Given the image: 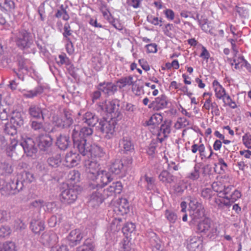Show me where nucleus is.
I'll return each instance as SVG.
<instances>
[{
	"mask_svg": "<svg viewBox=\"0 0 251 251\" xmlns=\"http://www.w3.org/2000/svg\"><path fill=\"white\" fill-rule=\"evenodd\" d=\"M91 186L92 190L89 195L88 203L93 207L99 206L106 198L120 194L123 188L120 181L113 182L106 189H102L99 184H93Z\"/></svg>",
	"mask_w": 251,
	"mask_h": 251,
	"instance_id": "f257e3e1",
	"label": "nucleus"
},
{
	"mask_svg": "<svg viewBox=\"0 0 251 251\" xmlns=\"http://www.w3.org/2000/svg\"><path fill=\"white\" fill-rule=\"evenodd\" d=\"M222 195L223 199L215 198L214 203L218 209H223L225 207H230L238 199L241 198L240 192L236 189L233 185L225 186Z\"/></svg>",
	"mask_w": 251,
	"mask_h": 251,
	"instance_id": "f03ea898",
	"label": "nucleus"
},
{
	"mask_svg": "<svg viewBox=\"0 0 251 251\" xmlns=\"http://www.w3.org/2000/svg\"><path fill=\"white\" fill-rule=\"evenodd\" d=\"M120 106V101L117 99L112 100H105L100 102L98 105V110L101 111L111 115V118H118L121 116Z\"/></svg>",
	"mask_w": 251,
	"mask_h": 251,
	"instance_id": "7ed1b4c3",
	"label": "nucleus"
},
{
	"mask_svg": "<svg viewBox=\"0 0 251 251\" xmlns=\"http://www.w3.org/2000/svg\"><path fill=\"white\" fill-rule=\"evenodd\" d=\"M80 192V189L77 185L68 186L61 191L59 195L60 200L64 204H71L75 201Z\"/></svg>",
	"mask_w": 251,
	"mask_h": 251,
	"instance_id": "20e7f679",
	"label": "nucleus"
},
{
	"mask_svg": "<svg viewBox=\"0 0 251 251\" xmlns=\"http://www.w3.org/2000/svg\"><path fill=\"white\" fill-rule=\"evenodd\" d=\"M34 40L31 33L25 29L20 30L15 37L16 44L22 50L30 48Z\"/></svg>",
	"mask_w": 251,
	"mask_h": 251,
	"instance_id": "39448f33",
	"label": "nucleus"
},
{
	"mask_svg": "<svg viewBox=\"0 0 251 251\" xmlns=\"http://www.w3.org/2000/svg\"><path fill=\"white\" fill-rule=\"evenodd\" d=\"M197 232L205 235L209 239H214L218 236L217 227L211 224L208 219H205L197 225Z\"/></svg>",
	"mask_w": 251,
	"mask_h": 251,
	"instance_id": "423d86ee",
	"label": "nucleus"
},
{
	"mask_svg": "<svg viewBox=\"0 0 251 251\" xmlns=\"http://www.w3.org/2000/svg\"><path fill=\"white\" fill-rule=\"evenodd\" d=\"M16 62L18 69H14L13 71L19 79L24 81V75L32 69V63L30 60L21 55L17 57Z\"/></svg>",
	"mask_w": 251,
	"mask_h": 251,
	"instance_id": "0eeeda50",
	"label": "nucleus"
},
{
	"mask_svg": "<svg viewBox=\"0 0 251 251\" xmlns=\"http://www.w3.org/2000/svg\"><path fill=\"white\" fill-rule=\"evenodd\" d=\"M190 216L193 221H197L203 217L204 207L201 202L194 197L189 198Z\"/></svg>",
	"mask_w": 251,
	"mask_h": 251,
	"instance_id": "6e6552de",
	"label": "nucleus"
},
{
	"mask_svg": "<svg viewBox=\"0 0 251 251\" xmlns=\"http://www.w3.org/2000/svg\"><path fill=\"white\" fill-rule=\"evenodd\" d=\"M115 118H111L109 120L105 118L100 119L99 126L101 132L105 134V137L107 139L111 138L114 135L116 122Z\"/></svg>",
	"mask_w": 251,
	"mask_h": 251,
	"instance_id": "1a4fd4ad",
	"label": "nucleus"
},
{
	"mask_svg": "<svg viewBox=\"0 0 251 251\" xmlns=\"http://www.w3.org/2000/svg\"><path fill=\"white\" fill-rule=\"evenodd\" d=\"M39 149L46 154H50L53 152L52 139L49 135H42L37 138Z\"/></svg>",
	"mask_w": 251,
	"mask_h": 251,
	"instance_id": "9d476101",
	"label": "nucleus"
},
{
	"mask_svg": "<svg viewBox=\"0 0 251 251\" xmlns=\"http://www.w3.org/2000/svg\"><path fill=\"white\" fill-rule=\"evenodd\" d=\"M53 122L55 126L60 128L70 127L73 123L71 113L66 110H64V115L61 117L55 116Z\"/></svg>",
	"mask_w": 251,
	"mask_h": 251,
	"instance_id": "9b49d317",
	"label": "nucleus"
},
{
	"mask_svg": "<svg viewBox=\"0 0 251 251\" xmlns=\"http://www.w3.org/2000/svg\"><path fill=\"white\" fill-rule=\"evenodd\" d=\"M72 139H85L86 137L91 135L93 130L91 127L84 126L82 128L79 125H74L71 127Z\"/></svg>",
	"mask_w": 251,
	"mask_h": 251,
	"instance_id": "f8f14e48",
	"label": "nucleus"
},
{
	"mask_svg": "<svg viewBox=\"0 0 251 251\" xmlns=\"http://www.w3.org/2000/svg\"><path fill=\"white\" fill-rule=\"evenodd\" d=\"M73 140L74 148L77 149L82 155L86 156L88 157L92 145L87 143L85 139H73Z\"/></svg>",
	"mask_w": 251,
	"mask_h": 251,
	"instance_id": "ddd939ff",
	"label": "nucleus"
},
{
	"mask_svg": "<svg viewBox=\"0 0 251 251\" xmlns=\"http://www.w3.org/2000/svg\"><path fill=\"white\" fill-rule=\"evenodd\" d=\"M19 145L24 150L25 153L27 156H32L37 151L34 140L30 138H27L20 142Z\"/></svg>",
	"mask_w": 251,
	"mask_h": 251,
	"instance_id": "4468645a",
	"label": "nucleus"
},
{
	"mask_svg": "<svg viewBox=\"0 0 251 251\" xmlns=\"http://www.w3.org/2000/svg\"><path fill=\"white\" fill-rule=\"evenodd\" d=\"M49 111L45 108H42L39 105L31 104L28 108V112L30 116L32 118L39 119L42 118L44 120L47 112Z\"/></svg>",
	"mask_w": 251,
	"mask_h": 251,
	"instance_id": "2eb2a0df",
	"label": "nucleus"
},
{
	"mask_svg": "<svg viewBox=\"0 0 251 251\" xmlns=\"http://www.w3.org/2000/svg\"><path fill=\"white\" fill-rule=\"evenodd\" d=\"M186 248L188 251H202V240L198 236L190 237L186 240Z\"/></svg>",
	"mask_w": 251,
	"mask_h": 251,
	"instance_id": "dca6fc26",
	"label": "nucleus"
},
{
	"mask_svg": "<svg viewBox=\"0 0 251 251\" xmlns=\"http://www.w3.org/2000/svg\"><path fill=\"white\" fill-rule=\"evenodd\" d=\"M23 187V183L21 182L18 177L16 179H11L8 183L5 182L4 190L8 191L12 194H15L22 190Z\"/></svg>",
	"mask_w": 251,
	"mask_h": 251,
	"instance_id": "f3484780",
	"label": "nucleus"
},
{
	"mask_svg": "<svg viewBox=\"0 0 251 251\" xmlns=\"http://www.w3.org/2000/svg\"><path fill=\"white\" fill-rule=\"evenodd\" d=\"M97 88L106 97L113 95L117 90V85L111 82H100L98 84Z\"/></svg>",
	"mask_w": 251,
	"mask_h": 251,
	"instance_id": "a211bd4d",
	"label": "nucleus"
},
{
	"mask_svg": "<svg viewBox=\"0 0 251 251\" xmlns=\"http://www.w3.org/2000/svg\"><path fill=\"white\" fill-rule=\"evenodd\" d=\"M94 177L97 180L96 184L100 185L102 188L113 179L109 173L104 170H100Z\"/></svg>",
	"mask_w": 251,
	"mask_h": 251,
	"instance_id": "6ab92c4d",
	"label": "nucleus"
},
{
	"mask_svg": "<svg viewBox=\"0 0 251 251\" xmlns=\"http://www.w3.org/2000/svg\"><path fill=\"white\" fill-rule=\"evenodd\" d=\"M167 104V97L166 96L162 95L155 98L153 101L148 105V107L157 111L166 108Z\"/></svg>",
	"mask_w": 251,
	"mask_h": 251,
	"instance_id": "aec40b11",
	"label": "nucleus"
},
{
	"mask_svg": "<svg viewBox=\"0 0 251 251\" xmlns=\"http://www.w3.org/2000/svg\"><path fill=\"white\" fill-rule=\"evenodd\" d=\"M98 160H94L89 158L84 162V166L87 173L92 175L94 176L100 171L99 169L100 164Z\"/></svg>",
	"mask_w": 251,
	"mask_h": 251,
	"instance_id": "412c9836",
	"label": "nucleus"
},
{
	"mask_svg": "<svg viewBox=\"0 0 251 251\" xmlns=\"http://www.w3.org/2000/svg\"><path fill=\"white\" fill-rule=\"evenodd\" d=\"M65 165L69 168L76 166L80 161V156L79 154L70 151L66 154L65 158Z\"/></svg>",
	"mask_w": 251,
	"mask_h": 251,
	"instance_id": "4be33fe9",
	"label": "nucleus"
},
{
	"mask_svg": "<svg viewBox=\"0 0 251 251\" xmlns=\"http://www.w3.org/2000/svg\"><path fill=\"white\" fill-rule=\"evenodd\" d=\"M171 121H165L164 124H162L158 133V139L160 142H162L164 139L167 138L171 132Z\"/></svg>",
	"mask_w": 251,
	"mask_h": 251,
	"instance_id": "5701e85b",
	"label": "nucleus"
},
{
	"mask_svg": "<svg viewBox=\"0 0 251 251\" xmlns=\"http://www.w3.org/2000/svg\"><path fill=\"white\" fill-rule=\"evenodd\" d=\"M83 238V235L79 229L72 230L68 236L69 244L74 247L79 244Z\"/></svg>",
	"mask_w": 251,
	"mask_h": 251,
	"instance_id": "b1692460",
	"label": "nucleus"
},
{
	"mask_svg": "<svg viewBox=\"0 0 251 251\" xmlns=\"http://www.w3.org/2000/svg\"><path fill=\"white\" fill-rule=\"evenodd\" d=\"M125 165H126L123 161L117 159L111 163L109 170L111 173L115 175L123 174L125 173L126 171Z\"/></svg>",
	"mask_w": 251,
	"mask_h": 251,
	"instance_id": "393cba45",
	"label": "nucleus"
},
{
	"mask_svg": "<svg viewBox=\"0 0 251 251\" xmlns=\"http://www.w3.org/2000/svg\"><path fill=\"white\" fill-rule=\"evenodd\" d=\"M90 149V152L88 156L89 158L99 160L105 155L103 149L96 144H93Z\"/></svg>",
	"mask_w": 251,
	"mask_h": 251,
	"instance_id": "a878e982",
	"label": "nucleus"
},
{
	"mask_svg": "<svg viewBox=\"0 0 251 251\" xmlns=\"http://www.w3.org/2000/svg\"><path fill=\"white\" fill-rule=\"evenodd\" d=\"M201 196L203 199L208 201L211 205L217 206L214 201L215 198H218L212 188H205L202 189L201 190Z\"/></svg>",
	"mask_w": 251,
	"mask_h": 251,
	"instance_id": "bb28decb",
	"label": "nucleus"
},
{
	"mask_svg": "<svg viewBox=\"0 0 251 251\" xmlns=\"http://www.w3.org/2000/svg\"><path fill=\"white\" fill-rule=\"evenodd\" d=\"M117 204L114 211L118 212V214L123 215L129 211V204L126 199L124 198L119 199Z\"/></svg>",
	"mask_w": 251,
	"mask_h": 251,
	"instance_id": "cd10ccee",
	"label": "nucleus"
},
{
	"mask_svg": "<svg viewBox=\"0 0 251 251\" xmlns=\"http://www.w3.org/2000/svg\"><path fill=\"white\" fill-rule=\"evenodd\" d=\"M214 87L215 96L218 99L223 100L224 103H226L225 96H226L225 89L219 83L217 80H214L212 83Z\"/></svg>",
	"mask_w": 251,
	"mask_h": 251,
	"instance_id": "c85d7f7f",
	"label": "nucleus"
},
{
	"mask_svg": "<svg viewBox=\"0 0 251 251\" xmlns=\"http://www.w3.org/2000/svg\"><path fill=\"white\" fill-rule=\"evenodd\" d=\"M70 143L69 137L64 135H60L56 140V144L61 150H65Z\"/></svg>",
	"mask_w": 251,
	"mask_h": 251,
	"instance_id": "c756f323",
	"label": "nucleus"
},
{
	"mask_svg": "<svg viewBox=\"0 0 251 251\" xmlns=\"http://www.w3.org/2000/svg\"><path fill=\"white\" fill-rule=\"evenodd\" d=\"M30 228L35 234L40 233L45 229L44 222L41 220H32L30 222Z\"/></svg>",
	"mask_w": 251,
	"mask_h": 251,
	"instance_id": "7c9ffc66",
	"label": "nucleus"
},
{
	"mask_svg": "<svg viewBox=\"0 0 251 251\" xmlns=\"http://www.w3.org/2000/svg\"><path fill=\"white\" fill-rule=\"evenodd\" d=\"M83 120L90 126H94L99 122L100 120L93 113L90 112H87L83 115Z\"/></svg>",
	"mask_w": 251,
	"mask_h": 251,
	"instance_id": "2f4dec72",
	"label": "nucleus"
},
{
	"mask_svg": "<svg viewBox=\"0 0 251 251\" xmlns=\"http://www.w3.org/2000/svg\"><path fill=\"white\" fill-rule=\"evenodd\" d=\"M21 182L23 183L24 186L32 182L34 180L33 175L28 172L24 171L18 175Z\"/></svg>",
	"mask_w": 251,
	"mask_h": 251,
	"instance_id": "473e14b6",
	"label": "nucleus"
},
{
	"mask_svg": "<svg viewBox=\"0 0 251 251\" xmlns=\"http://www.w3.org/2000/svg\"><path fill=\"white\" fill-rule=\"evenodd\" d=\"M150 242L153 251H160L161 242L155 233L153 232L151 233Z\"/></svg>",
	"mask_w": 251,
	"mask_h": 251,
	"instance_id": "72a5a7b5",
	"label": "nucleus"
},
{
	"mask_svg": "<svg viewBox=\"0 0 251 251\" xmlns=\"http://www.w3.org/2000/svg\"><path fill=\"white\" fill-rule=\"evenodd\" d=\"M158 178L160 181L166 185L171 184L174 180V176L166 170L161 172L159 175Z\"/></svg>",
	"mask_w": 251,
	"mask_h": 251,
	"instance_id": "f704fd0d",
	"label": "nucleus"
},
{
	"mask_svg": "<svg viewBox=\"0 0 251 251\" xmlns=\"http://www.w3.org/2000/svg\"><path fill=\"white\" fill-rule=\"evenodd\" d=\"M121 110L126 114H132L136 110V107L134 104L126 101L120 102Z\"/></svg>",
	"mask_w": 251,
	"mask_h": 251,
	"instance_id": "c9c22d12",
	"label": "nucleus"
},
{
	"mask_svg": "<svg viewBox=\"0 0 251 251\" xmlns=\"http://www.w3.org/2000/svg\"><path fill=\"white\" fill-rule=\"evenodd\" d=\"M120 146L126 152L134 150V146L130 139L128 137H124L120 142Z\"/></svg>",
	"mask_w": 251,
	"mask_h": 251,
	"instance_id": "e433bc0d",
	"label": "nucleus"
},
{
	"mask_svg": "<svg viewBox=\"0 0 251 251\" xmlns=\"http://www.w3.org/2000/svg\"><path fill=\"white\" fill-rule=\"evenodd\" d=\"M13 171L12 165L8 162H3L0 165V175L7 176L11 174Z\"/></svg>",
	"mask_w": 251,
	"mask_h": 251,
	"instance_id": "4c0bfd02",
	"label": "nucleus"
},
{
	"mask_svg": "<svg viewBox=\"0 0 251 251\" xmlns=\"http://www.w3.org/2000/svg\"><path fill=\"white\" fill-rule=\"evenodd\" d=\"M133 77L131 75L122 77L117 81V87L123 88L126 86H130L132 84Z\"/></svg>",
	"mask_w": 251,
	"mask_h": 251,
	"instance_id": "58836bf2",
	"label": "nucleus"
},
{
	"mask_svg": "<svg viewBox=\"0 0 251 251\" xmlns=\"http://www.w3.org/2000/svg\"><path fill=\"white\" fill-rule=\"evenodd\" d=\"M44 89L42 86H37L33 90L26 91L24 96L26 98H33L43 92Z\"/></svg>",
	"mask_w": 251,
	"mask_h": 251,
	"instance_id": "ea45409f",
	"label": "nucleus"
},
{
	"mask_svg": "<svg viewBox=\"0 0 251 251\" xmlns=\"http://www.w3.org/2000/svg\"><path fill=\"white\" fill-rule=\"evenodd\" d=\"M10 122L16 126H21L23 125L24 120L21 113L19 112H13Z\"/></svg>",
	"mask_w": 251,
	"mask_h": 251,
	"instance_id": "a19ab883",
	"label": "nucleus"
},
{
	"mask_svg": "<svg viewBox=\"0 0 251 251\" xmlns=\"http://www.w3.org/2000/svg\"><path fill=\"white\" fill-rule=\"evenodd\" d=\"M61 161V155L56 154L54 156L49 157L47 160V162L50 166L56 168L60 165Z\"/></svg>",
	"mask_w": 251,
	"mask_h": 251,
	"instance_id": "79ce46f5",
	"label": "nucleus"
},
{
	"mask_svg": "<svg viewBox=\"0 0 251 251\" xmlns=\"http://www.w3.org/2000/svg\"><path fill=\"white\" fill-rule=\"evenodd\" d=\"M133 249L131 243L127 238H124L119 243V251H130Z\"/></svg>",
	"mask_w": 251,
	"mask_h": 251,
	"instance_id": "37998d69",
	"label": "nucleus"
},
{
	"mask_svg": "<svg viewBox=\"0 0 251 251\" xmlns=\"http://www.w3.org/2000/svg\"><path fill=\"white\" fill-rule=\"evenodd\" d=\"M80 174L78 171L73 170L69 172L67 175V180L70 183L75 184L79 181Z\"/></svg>",
	"mask_w": 251,
	"mask_h": 251,
	"instance_id": "c03bdc74",
	"label": "nucleus"
},
{
	"mask_svg": "<svg viewBox=\"0 0 251 251\" xmlns=\"http://www.w3.org/2000/svg\"><path fill=\"white\" fill-rule=\"evenodd\" d=\"M4 131L6 134L11 136L15 135L17 132L16 126L10 122L5 124Z\"/></svg>",
	"mask_w": 251,
	"mask_h": 251,
	"instance_id": "a18cd8bd",
	"label": "nucleus"
},
{
	"mask_svg": "<svg viewBox=\"0 0 251 251\" xmlns=\"http://www.w3.org/2000/svg\"><path fill=\"white\" fill-rule=\"evenodd\" d=\"M233 61L234 63V68L239 70L243 68L247 60L245 59L243 56L241 55L237 58H234Z\"/></svg>",
	"mask_w": 251,
	"mask_h": 251,
	"instance_id": "49530a36",
	"label": "nucleus"
},
{
	"mask_svg": "<svg viewBox=\"0 0 251 251\" xmlns=\"http://www.w3.org/2000/svg\"><path fill=\"white\" fill-rule=\"evenodd\" d=\"M145 179L147 183L146 189L148 190H154L156 187L155 179L152 177H149L145 175Z\"/></svg>",
	"mask_w": 251,
	"mask_h": 251,
	"instance_id": "de8ad7c7",
	"label": "nucleus"
},
{
	"mask_svg": "<svg viewBox=\"0 0 251 251\" xmlns=\"http://www.w3.org/2000/svg\"><path fill=\"white\" fill-rule=\"evenodd\" d=\"M200 177V167L195 165L194 167V170L189 173L187 177L193 180H197Z\"/></svg>",
	"mask_w": 251,
	"mask_h": 251,
	"instance_id": "09e8293b",
	"label": "nucleus"
},
{
	"mask_svg": "<svg viewBox=\"0 0 251 251\" xmlns=\"http://www.w3.org/2000/svg\"><path fill=\"white\" fill-rule=\"evenodd\" d=\"M136 226L133 223H127L123 227V232L127 235L128 233H132L135 229Z\"/></svg>",
	"mask_w": 251,
	"mask_h": 251,
	"instance_id": "8fccbe9b",
	"label": "nucleus"
},
{
	"mask_svg": "<svg viewBox=\"0 0 251 251\" xmlns=\"http://www.w3.org/2000/svg\"><path fill=\"white\" fill-rule=\"evenodd\" d=\"M209 151H210V154L209 155H207V154L205 151V148L203 144H201V147L200 149V156L201 157L202 159L203 158H210L212 155L213 152L212 150V149L211 147H209Z\"/></svg>",
	"mask_w": 251,
	"mask_h": 251,
	"instance_id": "3c124183",
	"label": "nucleus"
},
{
	"mask_svg": "<svg viewBox=\"0 0 251 251\" xmlns=\"http://www.w3.org/2000/svg\"><path fill=\"white\" fill-rule=\"evenodd\" d=\"M225 186L221 182H214L212 185V188L215 193L217 192L219 194H222Z\"/></svg>",
	"mask_w": 251,
	"mask_h": 251,
	"instance_id": "603ef678",
	"label": "nucleus"
},
{
	"mask_svg": "<svg viewBox=\"0 0 251 251\" xmlns=\"http://www.w3.org/2000/svg\"><path fill=\"white\" fill-rule=\"evenodd\" d=\"M198 21L199 25H200L201 28L202 30L206 32L210 31V23L208 22V20L207 19L199 20Z\"/></svg>",
	"mask_w": 251,
	"mask_h": 251,
	"instance_id": "864d4df0",
	"label": "nucleus"
},
{
	"mask_svg": "<svg viewBox=\"0 0 251 251\" xmlns=\"http://www.w3.org/2000/svg\"><path fill=\"white\" fill-rule=\"evenodd\" d=\"M30 125L31 128L34 130L39 131L43 129L44 128L43 123L42 122L35 120H30Z\"/></svg>",
	"mask_w": 251,
	"mask_h": 251,
	"instance_id": "5fc2aeb1",
	"label": "nucleus"
},
{
	"mask_svg": "<svg viewBox=\"0 0 251 251\" xmlns=\"http://www.w3.org/2000/svg\"><path fill=\"white\" fill-rule=\"evenodd\" d=\"M190 125L189 121L184 117H180L178 119L175 126L179 128L182 127H186Z\"/></svg>",
	"mask_w": 251,
	"mask_h": 251,
	"instance_id": "6e6d98bb",
	"label": "nucleus"
},
{
	"mask_svg": "<svg viewBox=\"0 0 251 251\" xmlns=\"http://www.w3.org/2000/svg\"><path fill=\"white\" fill-rule=\"evenodd\" d=\"M165 217L171 223H175L177 218L175 212L168 210L166 211Z\"/></svg>",
	"mask_w": 251,
	"mask_h": 251,
	"instance_id": "4d7b16f0",
	"label": "nucleus"
},
{
	"mask_svg": "<svg viewBox=\"0 0 251 251\" xmlns=\"http://www.w3.org/2000/svg\"><path fill=\"white\" fill-rule=\"evenodd\" d=\"M63 29V36L64 40L66 41L67 39H70L69 36L72 35V31L71 30V27L68 23L65 24Z\"/></svg>",
	"mask_w": 251,
	"mask_h": 251,
	"instance_id": "13d9d810",
	"label": "nucleus"
},
{
	"mask_svg": "<svg viewBox=\"0 0 251 251\" xmlns=\"http://www.w3.org/2000/svg\"><path fill=\"white\" fill-rule=\"evenodd\" d=\"M11 230L8 226H3L0 227V237H5L11 233Z\"/></svg>",
	"mask_w": 251,
	"mask_h": 251,
	"instance_id": "bf43d9fd",
	"label": "nucleus"
},
{
	"mask_svg": "<svg viewBox=\"0 0 251 251\" xmlns=\"http://www.w3.org/2000/svg\"><path fill=\"white\" fill-rule=\"evenodd\" d=\"M244 145L248 149H251V134L246 133L242 137Z\"/></svg>",
	"mask_w": 251,
	"mask_h": 251,
	"instance_id": "052dcab7",
	"label": "nucleus"
},
{
	"mask_svg": "<svg viewBox=\"0 0 251 251\" xmlns=\"http://www.w3.org/2000/svg\"><path fill=\"white\" fill-rule=\"evenodd\" d=\"M10 214L7 211L0 210V224L8 221L10 219Z\"/></svg>",
	"mask_w": 251,
	"mask_h": 251,
	"instance_id": "680f3d73",
	"label": "nucleus"
},
{
	"mask_svg": "<svg viewBox=\"0 0 251 251\" xmlns=\"http://www.w3.org/2000/svg\"><path fill=\"white\" fill-rule=\"evenodd\" d=\"M3 251H16L14 243L6 242L3 245Z\"/></svg>",
	"mask_w": 251,
	"mask_h": 251,
	"instance_id": "e2e57ef3",
	"label": "nucleus"
},
{
	"mask_svg": "<svg viewBox=\"0 0 251 251\" xmlns=\"http://www.w3.org/2000/svg\"><path fill=\"white\" fill-rule=\"evenodd\" d=\"M65 42L66 50L67 53L70 55L72 54L74 52L75 49L71 39H67V40L65 41Z\"/></svg>",
	"mask_w": 251,
	"mask_h": 251,
	"instance_id": "0e129e2a",
	"label": "nucleus"
},
{
	"mask_svg": "<svg viewBox=\"0 0 251 251\" xmlns=\"http://www.w3.org/2000/svg\"><path fill=\"white\" fill-rule=\"evenodd\" d=\"M81 246L87 249H90L92 251H94L95 247L94 241L92 238H87Z\"/></svg>",
	"mask_w": 251,
	"mask_h": 251,
	"instance_id": "69168bd1",
	"label": "nucleus"
},
{
	"mask_svg": "<svg viewBox=\"0 0 251 251\" xmlns=\"http://www.w3.org/2000/svg\"><path fill=\"white\" fill-rule=\"evenodd\" d=\"M45 202L42 200H36L30 203V206L37 208L38 209H40L42 207L44 206Z\"/></svg>",
	"mask_w": 251,
	"mask_h": 251,
	"instance_id": "338daca9",
	"label": "nucleus"
},
{
	"mask_svg": "<svg viewBox=\"0 0 251 251\" xmlns=\"http://www.w3.org/2000/svg\"><path fill=\"white\" fill-rule=\"evenodd\" d=\"M211 113L213 115H215L216 116H219L220 115V111L219 108V106L217 103L215 102H213L211 104Z\"/></svg>",
	"mask_w": 251,
	"mask_h": 251,
	"instance_id": "774afa93",
	"label": "nucleus"
}]
</instances>
